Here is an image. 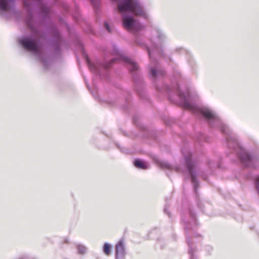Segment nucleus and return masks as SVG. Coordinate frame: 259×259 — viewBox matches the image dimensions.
Wrapping results in <instances>:
<instances>
[{"instance_id": "nucleus-8", "label": "nucleus", "mask_w": 259, "mask_h": 259, "mask_svg": "<svg viewBox=\"0 0 259 259\" xmlns=\"http://www.w3.org/2000/svg\"><path fill=\"white\" fill-rule=\"evenodd\" d=\"M126 255L125 243L120 239L115 245V259H124Z\"/></svg>"}, {"instance_id": "nucleus-18", "label": "nucleus", "mask_w": 259, "mask_h": 259, "mask_svg": "<svg viewBox=\"0 0 259 259\" xmlns=\"http://www.w3.org/2000/svg\"><path fill=\"white\" fill-rule=\"evenodd\" d=\"M175 51L176 52H184L185 50L182 48H177L176 50H175Z\"/></svg>"}, {"instance_id": "nucleus-2", "label": "nucleus", "mask_w": 259, "mask_h": 259, "mask_svg": "<svg viewBox=\"0 0 259 259\" xmlns=\"http://www.w3.org/2000/svg\"><path fill=\"white\" fill-rule=\"evenodd\" d=\"M23 4L24 8L29 13L26 22L32 33L22 36L18 39V42L25 50L33 53L44 67H47L50 63V60L44 52L41 43L43 35L40 31V25L37 21L34 20L31 14L32 0H23Z\"/></svg>"}, {"instance_id": "nucleus-19", "label": "nucleus", "mask_w": 259, "mask_h": 259, "mask_svg": "<svg viewBox=\"0 0 259 259\" xmlns=\"http://www.w3.org/2000/svg\"><path fill=\"white\" fill-rule=\"evenodd\" d=\"M164 211L165 213H166L168 215H169V212L167 211V208L165 207L164 208Z\"/></svg>"}, {"instance_id": "nucleus-6", "label": "nucleus", "mask_w": 259, "mask_h": 259, "mask_svg": "<svg viewBox=\"0 0 259 259\" xmlns=\"http://www.w3.org/2000/svg\"><path fill=\"white\" fill-rule=\"evenodd\" d=\"M147 50L151 62H153L152 55L154 54L160 53V49L155 44L153 45L152 48H147ZM150 70L152 76L155 78L162 76L165 74V72L160 69L157 64L154 62V60L153 64H151V66L150 68Z\"/></svg>"}, {"instance_id": "nucleus-15", "label": "nucleus", "mask_w": 259, "mask_h": 259, "mask_svg": "<svg viewBox=\"0 0 259 259\" xmlns=\"http://www.w3.org/2000/svg\"><path fill=\"white\" fill-rule=\"evenodd\" d=\"M94 6V7L96 9L98 7L99 5L100 0H90Z\"/></svg>"}, {"instance_id": "nucleus-5", "label": "nucleus", "mask_w": 259, "mask_h": 259, "mask_svg": "<svg viewBox=\"0 0 259 259\" xmlns=\"http://www.w3.org/2000/svg\"><path fill=\"white\" fill-rule=\"evenodd\" d=\"M112 53L116 56L115 58L112 59L110 62L102 64L99 61L92 62L88 57H86L85 60L87 63L93 73L101 76V70L107 69L116 61H119L124 64L128 68L131 72H134L138 69V66L136 63L131 59L125 56V55L120 52L115 47H113Z\"/></svg>"}, {"instance_id": "nucleus-4", "label": "nucleus", "mask_w": 259, "mask_h": 259, "mask_svg": "<svg viewBox=\"0 0 259 259\" xmlns=\"http://www.w3.org/2000/svg\"><path fill=\"white\" fill-rule=\"evenodd\" d=\"M182 152L185 160V164L182 166L175 165L173 166L167 162L162 161L157 158H154L153 160L155 163L162 168L174 169L179 172H187L193 185L194 191L196 193L197 187L199 184L197 177L200 174V171L195 162L192 159L191 154L189 151L183 150Z\"/></svg>"}, {"instance_id": "nucleus-7", "label": "nucleus", "mask_w": 259, "mask_h": 259, "mask_svg": "<svg viewBox=\"0 0 259 259\" xmlns=\"http://www.w3.org/2000/svg\"><path fill=\"white\" fill-rule=\"evenodd\" d=\"M14 0H0V15L5 16L7 13L14 10Z\"/></svg>"}, {"instance_id": "nucleus-17", "label": "nucleus", "mask_w": 259, "mask_h": 259, "mask_svg": "<svg viewBox=\"0 0 259 259\" xmlns=\"http://www.w3.org/2000/svg\"><path fill=\"white\" fill-rule=\"evenodd\" d=\"M105 26L106 29H107V30L108 32H110L111 31L110 28L109 27V25L107 23H105Z\"/></svg>"}, {"instance_id": "nucleus-3", "label": "nucleus", "mask_w": 259, "mask_h": 259, "mask_svg": "<svg viewBox=\"0 0 259 259\" xmlns=\"http://www.w3.org/2000/svg\"><path fill=\"white\" fill-rule=\"evenodd\" d=\"M115 3L117 10L120 14L124 28L136 33L144 29V26L133 16H140L148 19L149 15L140 0H111Z\"/></svg>"}, {"instance_id": "nucleus-16", "label": "nucleus", "mask_w": 259, "mask_h": 259, "mask_svg": "<svg viewBox=\"0 0 259 259\" xmlns=\"http://www.w3.org/2000/svg\"><path fill=\"white\" fill-rule=\"evenodd\" d=\"M55 36L56 38L58 44H59L60 41V36L59 33L58 32H55Z\"/></svg>"}, {"instance_id": "nucleus-14", "label": "nucleus", "mask_w": 259, "mask_h": 259, "mask_svg": "<svg viewBox=\"0 0 259 259\" xmlns=\"http://www.w3.org/2000/svg\"><path fill=\"white\" fill-rule=\"evenodd\" d=\"M111 245L108 243H105L103 246V252L107 255L111 253Z\"/></svg>"}, {"instance_id": "nucleus-12", "label": "nucleus", "mask_w": 259, "mask_h": 259, "mask_svg": "<svg viewBox=\"0 0 259 259\" xmlns=\"http://www.w3.org/2000/svg\"><path fill=\"white\" fill-rule=\"evenodd\" d=\"M189 213H190V218H191V221L189 222H186V224H188V226H186V228L187 229H190L191 228L189 227V225H195L196 224V218H195V213L192 211V210H189Z\"/></svg>"}, {"instance_id": "nucleus-9", "label": "nucleus", "mask_w": 259, "mask_h": 259, "mask_svg": "<svg viewBox=\"0 0 259 259\" xmlns=\"http://www.w3.org/2000/svg\"><path fill=\"white\" fill-rule=\"evenodd\" d=\"M134 165L137 168L142 169H148L150 167V165L148 163L140 159L135 160Z\"/></svg>"}, {"instance_id": "nucleus-11", "label": "nucleus", "mask_w": 259, "mask_h": 259, "mask_svg": "<svg viewBox=\"0 0 259 259\" xmlns=\"http://www.w3.org/2000/svg\"><path fill=\"white\" fill-rule=\"evenodd\" d=\"M154 34L157 37L159 42H162L166 38L165 35L159 29H155L154 31Z\"/></svg>"}, {"instance_id": "nucleus-1", "label": "nucleus", "mask_w": 259, "mask_h": 259, "mask_svg": "<svg viewBox=\"0 0 259 259\" xmlns=\"http://www.w3.org/2000/svg\"><path fill=\"white\" fill-rule=\"evenodd\" d=\"M164 90L168 93L177 94L181 99L182 105L189 109L198 115L202 116L207 120L210 126L219 128L226 135L228 146L237 155L242 164L246 167L256 168L258 159L253 154L244 149L238 142L236 135L229 127L220 119L219 116L210 108L207 106L198 107L193 104L189 91L184 93L180 89L178 84L170 88L164 85Z\"/></svg>"}, {"instance_id": "nucleus-10", "label": "nucleus", "mask_w": 259, "mask_h": 259, "mask_svg": "<svg viewBox=\"0 0 259 259\" xmlns=\"http://www.w3.org/2000/svg\"><path fill=\"white\" fill-rule=\"evenodd\" d=\"M187 242L189 246L188 252L190 255V259H197L196 256L194 254L195 251V248L192 244H191L190 240L188 238H187Z\"/></svg>"}, {"instance_id": "nucleus-13", "label": "nucleus", "mask_w": 259, "mask_h": 259, "mask_svg": "<svg viewBox=\"0 0 259 259\" xmlns=\"http://www.w3.org/2000/svg\"><path fill=\"white\" fill-rule=\"evenodd\" d=\"M76 247L79 254H84L87 252L88 248L81 244H77Z\"/></svg>"}]
</instances>
